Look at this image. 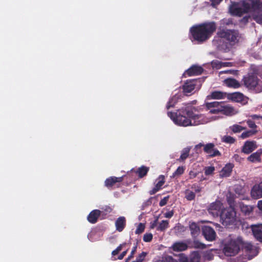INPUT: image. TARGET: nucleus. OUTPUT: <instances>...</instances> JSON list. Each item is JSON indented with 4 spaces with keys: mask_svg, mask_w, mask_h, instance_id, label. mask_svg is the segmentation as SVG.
<instances>
[{
    "mask_svg": "<svg viewBox=\"0 0 262 262\" xmlns=\"http://www.w3.org/2000/svg\"><path fill=\"white\" fill-rule=\"evenodd\" d=\"M197 108L190 104H186L178 110L176 113L168 112V116L175 124L182 126H191L193 125L192 120L201 119L203 116L201 114H195Z\"/></svg>",
    "mask_w": 262,
    "mask_h": 262,
    "instance_id": "1",
    "label": "nucleus"
},
{
    "mask_svg": "<svg viewBox=\"0 0 262 262\" xmlns=\"http://www.w3.org/2000/svg\"><path fill=\"white\" fill-rule=\"evenodd\" d=\"M216 29L214 22H207L192 26L190 29V33L193 40L203 43L210 38Z\"/></svg>",
    "mask_w": 262,
    "mask_h": 262,
    "instance_id": "2",
    "label": "nucleus"
},
{
    "mask_svg": "<svg viewBox=\"0 0 262 262\" xmlns=\"http://www.w3.org/2000/svg\"><path fill=\"white\" fill-rule=\"evenodd\" d=\"M257 0H246L242 2L241 7L232 6L230 12L233 15L241 16L244 13L256 12L260 11Z\"/></svg>",
    "mask_w": 262,
    "mask_h": 262,
    "instance_id": "3",
    "label": "nucleus"
},
{
    "mask_svg": "<svg viewBox=\"0 0 262 262\" xmlns=\"http://www.w3.org/2000/svg\"><path fill=\"white\" fill-rule=\"evenodd\" d=\"M223 244V252L226 256H233L240 251L242 244V237L236 238H227L224 240Z\"/></svg>",
    "mask_w": 262,
    "mask_h": 262,
    "instance_id": "4",
    "label": "nucleus"
},
{
    "mask_svg": "<svg viewBox=\"0 0 262 262\" xmlns=\"http://www.w3.org/2000/svg\"><path fill=\"white\" fill-rule=\"evenodd\" d=\"M243 84L248 90L254 91L256 93L262 92V81L254 73H249L242 79Z\"/></svg>",
    "mask_w": 262,
    "mask_h": 262,
    "instance_id": "5",
    "label": "nucleus"
},
{
    "mask_svg": "<svg viewBox=\"0 0 262 262\" xmlns=\"http://www.w3.org/2000/svg\"><path fill=\"white\" fill-rule=\"evenodd\" d=\"M238 31L235 30L219 29L214 40L221 42V40L224 39L231 44H234L238 41Z\"/></svg>",
    "mask_w": 262,
    "mask_h": 262,
    "instance_id": "6",
    "label": "nucleus"
},
{
    "mask_svg": "<svg viewBox=\"0 0 262 262\" xmlns=\"http://www.w3.org/2000/svg\"><path fill=\"white\" fill-rule=\"evenodd\" d=\"M221 223L225 226L236 225V212L233 208H228L222 210L220 213Z\"/></svg>",
    "mask_w": 262,
    "mask_h": 262,
    "instance_id": "7",
    "label": "nucleus"
},
{
    "mask_svg": "<svg viewBox=\"0 0 262 262\" xmlns=\"http://www.w3.org/2000/svg\"><path fill=\"white\" fill-rule=\"evenodd\" d=\"M203 151L206 154H208L210 157H214L216 156H221V154L219 150L215 147V146L213 143H208L204 144Z\"/></svg>",
    "mask_w": 262,
    "mask_h": 262,
    "instance_id": "8",
    "label": "nucleus"
},
{
    "mask_svg": "<svg viewBox=\"0 0 262 262\" xmlns=\"http://www.w3.org/2000/svg\"><path fill=\"white\" fill-rule=\"evenodd\" d=\"M201 82V79H194L192 80H187L185 82L183 85V92L185 93H191L194 90L195 86L198 83L200 84Z\"/></svg>",
    "mask_w": 262,
    "mask_h": 262,
    "instance_id": "9",
    "label": "nucleus"
},
{
    "mask_svg": "<svg viewBox=\"0 0 262 262\" xmlns=\"http://www.w3.org/2000/svg\"><path fill=\"white\" fill-rule=\"evenodd\" d=\"M202 234L205 238L209 242L215 240L216 236L214 230L212 227L208 226H204L202 227Z\"/></svg>",
    "mask_w": 262,
    "mask_h": 262,
    "instance_id": "10",
    "label": "nucleus"
},
{
    "mask_svg": "<svg viewBox=\"0 0 262 262\" xmlns=\"http://www.w3.org/2000/svg\"><path fill=\"white\" fill-rule=\"evenodd\" d=\"M257 147V146L255 141H246L244 143L241 151L242 152L248 155L256 149Z\"/></svg>",
    "mask_w": 262,
    "mask_h": 262,
    "instance_id": "11",
    "label": "nucleus"
},
{
    "mask_svg": "<svg viewBox=\"0 0 262 262\" xmlns=\"http://www.w3.org/2000/svg\"><path fill=\"white\" fill-rule=\"evenodd\" d=\"M224 102L221 101H213L211 102H206L205 105L208 110H210L212 108H220L229 110V112H231L233 111V108L231 107H227L224 106Z\"/></svg>",
    "mask_w": 262,
    "mask_h": 262,
    "instance_id": "12",
    "label": "nucleus"
},
{
    "mask_svg": "<svg viewBox=\"0 0 262 262\" xmlns=\"http://www.w3.org/2000/svg\"><path fill=\"white\" fill-rule=\"evenodd\" d=\"M203 71L204 69L202 67L193 65L185 71V74H187L188 76L199 75L202 74Z\"/></svg>",
    "mask_w": 262,
    "mask_h": 262,
    "instance_id": "13",
    "label": "nucleus"
},
{
    "mask_svg": "<svg viewBox=\"0 0 262 262\" xmlns=\"http://www.w3.org/2000/svg\"><path fill=\"white\" fill-rule=\"evenodd\" d=\"M156 184L155 187L149 191V193L150 195L155 194L162 188V186L165 182V177L163 175H160L156 180Z\"/></svg>",
    "mask_w": 262,
    "mask_h": 262,
    "instance_id": "14",
    "label": "nucleus"
},
{
    "mask_svg": "<svg viewBox=\"0 0 262 262\" xmlns=\"http://www.w3.org/2000/svg\"><path fill=\"white\" fill-rule=\"evenodd\" d=\"M251 196L253 199H258L262 198V188L259 184L254 185L251 190Z\"/></svg>",
    "mask_w": 262,
    "mask_h": 262,
    "instance_id": "15",
    "label": "nucleus"
},
{
    "mask_svg": "<svg viewBox=\"0 0 262 262\" xmlns=\"http://www.w3.org/2000/svg\"><path fill=\"white\" fill-rule=\"evenodd\" d=\"M123 180V177H110L107 178L105 182L104 185L107 188L112 187L117 182H121Z\"/></svg>",
    "mask_w": 262,
    "mask_h": 262,
    "instance_id": "16",
    "label": "nucleus"
},
{
    "mask_svg": "<svg viewBox=\"0 0 262 262\" xmlns=\"http://www.w3.org/2000/svg\"><path fill=\"white\" fill-rule=\"evenodd\" d=\"M262 155V149H258L256 152L251 154L248 158L247 160L252 163L260 162L261 156Z\"/></svg>",
    "mask_w": 262,
    "mask_h": 262,
    "instance_id": "17",
    "label": "nucleus"
},
{
    "mask_svg": "<svg viewBox=\"0 0 262 262\" xmlns=\"http://www.w3.org/2000/svg\"><path fill=\"white\" fill-rule=\"evenodd\" d=\"M126 221L124 216H120L117 219L115 222V226L116 230L119 232H121L123 230L126 226Z\"/></svg>",
    "mask_w": 262,
    "mask_h": 262,
    "instance_id": "18",
    "label": "nucleus"
},
{
    "mask_svg": "<svg viewBox=\"0 0 262 262\" xmlns=\"http://www.w3.org/2000/svg\"><path fill=\"white\" fill-rule=\"evenodd\" d=\"M101 214V211L98 209H95L92 211L87 217L88 221L92 223L95 224L97 222L98 217Z\"/></svg>",
    "mask_w": 262,
    "mask_h": 262,
    "instance_id": "19",
    "label": "nucleus"
},
{
    "mask_svg": "<svg viewBox=\"0 0 262 262\" xmlns=\"http://www.w3.org/2000/svg\"><path fill=\"white\" fill-rule=\"evenodd\" d=\"M227 97L235 102H242L244 99V96L239 92H235L233 93H227Z\"/></svg>",
    "mask_w": 262,
    "mask_h": 262,
    "instance_id": "20",
    "label": "nucleus"
},
{
    "mask_svg": "<svg viewBox=\"0 0 262 262\" xmlns=\"http://www.w3.org/2000/svg\"><path fill=\"white\" fill-rule=\"evenodd\" d=\"M227 97V93H224L219 91L212 92L207 96V99H222Z\"/></svg>",
    "mask_w": 262,
    "mask_h": 262,
    "instance_id": "21",
    "label": "nucleus"
},
{
    "mask_svg": "<svg viewBox=\"0 0 262 262\" xmlns=\"http://www.w3.org/2000/svg\"><path fill=\"white\" fill-rule=\"evenodd\" d=\"M233 168V165L231 163L226 164L220 171V175L221 177H228L231 174Z\"/></svg>",
    "mask_w": 262,
    "mask_h": 262,
    "instance_id": "22",
    "label": "nucleus"
},
{
    "mask_svg": "<svg viewBox=\"0 0 262 262\" xmlns=\"http://www.w3.org/2000/svg\"><path fill=\"white\" fill-rule=\"evenodd\" d=\"M224 83L229 88L237 89L241 86L240 82L234 78H227L224 80Z\"/></svg>",
    "mask_w": 262,
    "mask_h": 262,
    "instance_id": "23",
    "label": "nucleus"
},
{
    "mask_svg": "<svg viewBox=\"0 0 262 262\" xmlns=\"http://www.w3.org/2000/svg\"><path fill=\"white\" fill-rule=\"evenodd\" d=\"M171 248L174 251L180 252L186 250L188 248V246L184 242H176Z\"/></svg>",
    "mask_w": 262,
    "mask_h": 262,
    "instance_id": "24",
    "label": "nucleus"
},
{
    "mask_svg": "<svg viewBox=\"0 0 262 262\" xmlns=\"http://www.w3.org/2000/svg\"><path fill=\"white\" fill-rule=\"evenodd\" d=\"M239 208L241 212L245 215H249L253 211V207L251 205H248L241 203Z\"/></svg>",
    "mask_w": 262,
    "mask_h": 262,
    "instance_id": "25",
    "label": "nucleus"
},
{
    "mask_svg": "<svg viewBox=\"0 0 262 262\" xmlns=\"http://www.w3.org/2000/svg\"><path fill=\"white\" fill-rule=\"evenodd\" d=\"M189 229L191 231V234L193 237L197 236L200 232L199 226L194 222H192L189 224Z\"/></svg>",
    "mask_w": 262,
    "mask_h": 262,
    "instance_id": "26",
    "label": "nucleus"
},
{
    "mask_svg": "<svg viewBox=\"0 0 262 262\" xmlns=\"http://www.w3.org/2000/svg\"><path fill=\"white\" fill-rule=\"evenodd\" d=\"M252 232L255 238L259 242H262V225L259 227H255L252 229Z\"/></svg>",
    "mask_w": 262,
    "mask_h": 262,
    "instance_id": "27",
    "label": "nucleus"
},
{
    "mask_svg": "<svg viewBox=\"0 0 262 262\" xmlns=\"http://www.w3.org/2000/svg\"><path fill=\"white\" fill-rule=\"evenodd\" d=\"M149 170V167L143 165L138 168V169L135 171V173L138 175L139 178H142L147 174Z\"/></svg>",
    "mask_w": 262,
    "mask_h": 262,
    "instance_id": "28",
    "label": "nucleus"
},
{
    "mask_svg": "<svg viewBox=\"0 0 262 262\" xmlns=\"http://www.w3.org/2000/svg\"><path fill=\"white\" fill-rule=\"evenodd\" d=\"M191 147L188 146L183 149L181 151V155L178 161L181 162L185 161L189 156Z\"/></svg>",
    "mask_w": 262,
    "mask_h": 262,
    "instance_id": "29",
    "label": "nucleus"
},
{
    "mask_svg": "<svg viewBox=\"0 0 262 262\" xmlns=\"http://www.w3.org/2000/svg\"><path fill=\"white\" fill-rule=\"evenodd\" d=\"M179 99V96L177 95H175L171 97L166 104V109L169 110L171 107H173L178 102Z\"/></svg>",
    "mask_w": 262,
    "mask_h": 262,
    "instance_id": "30",
    "label": "nucleus"
},
{
    "mask_svg": "<svg viewBox=\"0 0 262 262\" xmlns=\"http://www.w3.org/2000/svg\"><path fill=\"white\" fill-rule=\"evenodd\" d=\"M253 245L249 243L245 242L242 238V244L240 246V250H244L246 252H250L253 250Z\"/></svg>",
    "mask_w": 262,
    "mask_h": 262,
    "instance_id": "31",
    "label": "nucleus"
},
{
    "mask_svg": "<svg viewBox=\"0 0 262 262\" xmlns=\"http://www.w3.org/2000/svg\"><path fill=\"white\" fill-rule=\"evenodd\" d=\"M185 198L188 201H192L195 199V192L190 190L189 189H186L185 191Z\"/></svg>",
    "mask_w": 262,
    "mask_h": 262,
    "instance_id": "32",
    "label": "nucleus"
},
{
    "mask_svg": "<svg viewBox=\"0 0 262 262\" xmlns=\"http://www.w3.org/2000/svg\"><path fill=\"white\" fill-rule=\"evenodd\" d=\"M257 130H249L246 132H243L240 136V137L242 139H246L247 138H249L251 137L257 133Z\"/></svg>",
    "mask_w": 262,
    "mask_h": 262,
    "instance_id": "33",
    "label": "nucleus"
},
{
    "mask_svg": "<svg viewBox=\"0 0 262 262\" xmlns=\"http://www.w3.org/2000/svg\"><path fill=\"white\" fill-rule=\"evenodd\" d=\"M168 221L163 220L158 226L157 230L158 231H163L168 228Z\"/></svg>",
    "mask_w": 262,
    "mask_h": 262,
    "instance_id": "34",
    "label": "nucleus"
},
{
    "mask_svg": "<svg viewBox=\"0 0 262 262\" xmlns=\"http://www.w3.org/2000/svg\"><path fill=\"white\" fill-rule=\"evenodd\" d=\"M185 170V167L183 166H179L177 169L174 171V172L172 173V176L170 177L171 178H173L176 177L180 176L183 174Z\"/></svg>",
    "mask_w": 262,
    "mask_h": 262,
    "instance_id": "35",
    "label": "nucleus"
},
{
    "mask_svg": "<svg viewBox=\"0 0 262 262\" xmlns=\"http://www.w3.org/2000/svg\"><path fill=\"white\" fill-rule=\"evenodd\" d=\"M222 141L226 143L233 144L235 142V139L230 136L226 135L222 138Z\"/></svg>",
    "mask_w": 262,
    "mask_h": 262,
    "instance_id": "36",
    "label": "nucleus"
},
{
    "mask_svg": "<svg viewBox=\"0 0 262 262\" xmlns=\"http://www.w3.org/2000/svg\"><path fill=\"white\" fill-rule=\"evenodd\" d=\"M229 128L234 133H240L242 130L245 129V127L238 124H234L232 126H230Z\"/></svg>",
    "mask_w": 262,
    "mask_h": 262,
    "instance_id": "37",
    "label": "nucleus"
},
{
    "mask_svg": "<svg viewBox=\"0 0 262 262\" xmlns=\"http://www.w3.org/2000/svg\"><path fill=\"white\" fill-rule=\"evenodd\" d=\"M201 256L197 252L192 254L189 259V262H200Z\"/></svg>",
    "mask_w": 262,
    "mask_h": 262,
    "instance_id": "38",
    "label": "nucleus"
},
{
    "mask_svg": "<svg viewBox=\"0 0 262 262\" xmlns=\"http://www.w3.org/2000/svg\"><path fill=\"white\" fill-rule=\"evenodd\" d=\"M204 144L203 143H200L195 145L194 147V150L198 154H201L203 150V148H204Z\"/></svg>",
    "mask_w": 262,
    "mask_h": 262,
    "instance_id": "39",
    "label": "nucleus"
},
{
    "mask_svg": "<svg viewBox=\"0 0 262 262\" xmlns=\"http://www.w3.org/2000/svg\"><path fill=\"white\" fill-rule=\"evenodd\" d=\"M215 170L213 166H207L204 168V173L206 176L212 174Z\"/></svg>",
    "mask_w": 262,
    "mask_h": 262,
    "instance_id": "40",
    "label": "nucleus"
},
{
    "mask_svg": "<svg viewBox=\"0 0 262 262\" xmlns=\"http://www.w3.org/2000/svg\"><path fill=\"white\" fill-rule=\"evenodd\" d=\"M145 229V225L143 223H139L138 225L137 228L135 231V233L137 234H139L142 233Z\"/></svg>",
    "mask_w": 262,
    "mask_h": 262,
    "instance_id": "41",
    "label": "nucleus"
},
{
    "mask_svg": "<svg viewBox=\"0 0 262 262\" xmlns=\"http://www.w3.org/2000/svg\"><path fill=\"white\" fill-rule=\"evenodd\" d=\"M190 187L191 189L193 190L195 193H199L202 191V187L197 183H194L190 185Z\"/></svg>",
    "mask_w": 262,
    "mask_h": 262,
    "instance_id": "42",
    "label": "nucleus"
},
{
    "mask_svg": "<svg viewBox=\"0 0 262 262\" xmlns=\"http://www.w3.org/2000/svg\"><path fill=\"white\" fill-rule=\"evenodd\" d=\"M220 208L221 205H220V204L214 202L210 204L209 208V210H219Z\"/></svg>",
    "mask_w": 262,
    "mask_h": 262,
    "instance_id": "43",
    "label": "nucleus"
},
{
    "mask_svg": "<svg viewBox=\"0 0 262 262\" xmlns=\"http://www.w3.org/2000/svg\"><path fill=\"white\" fill-rule=\"evenodd\" d=\"M209 113L211 114H216L220 112L225 111L226 113H229V110L212 108L209 110Z\"/></svg>",
    "mask_w": 262,
    "mask_h": 262,
    "instance_id": "44",
    "label": "nucleus"
},
{
    "mask_svg": "<svg viewBox=\"0 0 262 262\" xmlns=\"http://www.w3.org/2000/svg\"><path fill=\"white\" fill-rule=\"evenodd\" d=\"M153 235L151 233H145L143 237V239L145 242H150L152 239Z\"/></svg>",
    "mask_w": 262,
    "mask_h": 262,
    "instance_id": "45",
    "label": "nucleus"
},
{
    "mask_svg": "<svg viewBox=\"0 0 262 262\" xmlns=\"http://www.w3.org/2000/svg\"><path fill=\"white\" fill-rule=\"evenodd\" d=\"M227 201L228 204L229 205L230 207L229 208H233L234 206V200L233 196H228L227 198Z\"/></svg>",
    "mask_w": 262,
    "mask_h": 262,
    "instance_id": "46",
    "label": "nucleus"
},
{
    "mask_svg": "<svg viewBox=\"0 0 262 262\" xmlns=\"http://www.w3.org/2000/svg\"><path fill=\"white\" fill-rule=\"evenodd\" d=\"M147 253L145 252H142L141 254H140L136 258V260L138 262H142L145 257Z\"/></svg>",
    "mask_w": 262,
    "mask_h": 262,
    "instance_id": "47",
    "label": "nucleus"
},
{
    "mask_svg": "<svg viewBox=\"0 0 262 262\" xmlns=\"http://www.w3.org/2000/svg\"><path fill=\"white\" fill-rule=\"evenodd\" d=\"M198 174H199V172H197L196 171H195L193 170H191L189 172V178L190 179H193L195 178V177H196V176L198 175Z\"/></svg>",
    "mask_w": 262,
    "mask_h": 262,
    "instance_id": "48",
    "label": "nucleus"
},
{
    "mask_svg": "<svg viewBox=\"0 0 262 262\" xmlns=\"http://www.w3.org/2000/svg\"><path fill=\"white\" fill-rule=\"evenodd\" d=\"M136 250H137V245H136L135 246H134L133 248L132 251L130 253V255L127 258L126 261H127L128 260L131 259L132 258H133L134 257V255L135 253V252H136Z\"/></svg>",
    "mask_w": 262,
    "mask_h": 262,
    "instance_id": "49",
    "label": "nucleus"
},
{
    "mask_svg": "<svg viewBox=\"0 0 262 262\" xmlns=\"http://www.w3.org/2000/svg\"><path fill=\"white\" fill-rule=\"evenodd\" d=\"M175 229L178 232H183L186 230L185 227L180 224H179L177 226L175 227Z\"/></svg>",
    "mask_w": 262,
    "mask_h": 262,
    "instance_id": "50",
    "label": "nucleus"
},
{
    "mask_svg": "<svg viewBox=\"0 0 262 262\" xmlns=\"http://www.w3.org/2000/svg\"><path fill=\"white\" fill-rule=\"evenodd\" d=\"M168 196H165L163 199H162L159 202V206L162 207L165 205L168 202Z\"/></svg>",
    "mask_w": 262,
    "mask_h": 262,
    "instance_id": "51",
    "label": "nucleus"
},
{
    "mask_svg": "<svg viewBox=\"0 0 262 262\" xmlns=\"http://www.w3.org/2000/svg\"><path fill=\"white\" fill-rule=\"evenodd\" d=\"M122 245H120L116 249L113 250L112 252V254L115 256L119 253V252L122 250Z\"/></svg>",
    "mask_w": 262,
    "mask_h": 262,
    "instance_id": "52",
    "label": "nucleus"
},
{
    "mask_svg": "<svg viewBox=\"0 0 262 262\" xmlns=\"http://www.w3.org/2000/svg\"><path fill=\"white\" fill-rule=\"evenodd\" d=\"M247 123L248 126L251 128H255L257 127L254 121L252 120H249L247 121Z\"/></svg>",
    "mask_w": 262,
    "mask_h": 262,
    "instance_id": "53",
    "label": "nucleus"
},
{
    "mask_svg": "<svg viewBox=\"0 0 262 262\" xmlns=\"http://www.w3.org/2000/svg\"><path fill=\"white\" fill-rule=\"evenodd\" d=\"M255 20L259 24H262V13L256 16Z\"/></svg>",
    "mask_w": 262,
    "mask_h": 262,
    "instance_id": "54",
    "label": "nucleus"
},
{
    "mask_svg": "<svg viewBox=\"0 0 262 262\" xmlns=\"http://www.w3.org/2000/svg\"><path fill=\"white\" fill-rule=\"evenodd\" d=\"M173 215V211L172 210L168 211L164 213V216L166 218H171Z\"/></svg>",
    "mask_w": 262,
    "mask_h": 262,
    "instance_id": "55",
    "label": "nucleus"
},
{
    "mask_svg": "<svg viewBox=\"0 0 262 262\" xmlns=\"http://www.w3.org/2000/svg\"><path fill=\"white\" fill-rule=\"evenodd\" d=\"M211 2V5L213 7L219 5L223 0H210Z\"/></svg>",
    "mask_w": 262,
    "mask_h": 262,
    "instance_id": "56",
    "label": "nucleus"
},
{
    "mask_svg": "<svg viewBox=\"0 0 262 262\" xmlns=\"http://www.w3.org/2000/svg\"><path fill=\"white\" fill-rule=\"evenodd\" d=\"M166 262H179L177 260L174 259L172 256H168L166 258Z\"/></svg>",
    "mask_w": 262,
    "mask_h": 262,
    "instance_id": "57",
    "label": "nucleus"
},
{
    "mask_svg": "<svg viewBox=\"0 0 262 262\" xmlns=\"http://www.w3.org/2000/svg\"><path fill=\"white\" fill-rule=\"evenodd\" d=\"M127 251L126 250L125 251H123L121 254H120V255L118 256L119 259H122L123 258V257L125 256V255L127 253Z\"/></svg>",
    "mask_w": 262,
    "mask_h": 262,
    "instance_id": "58",
    "label": "nucleus"
},
{
    "mask_svg": "<svg viewBox=\"0 0 262 262\" xmlns=\"http://www.w3.org/2000/svg\"><path fill=\"white\" fill-rule=\"evenodd\" d=\"M257 207L260 210L262 211V200H260L258 202Z\"/></svg>",
    "mask_w": 262,
    "mask_h": 262,
    "instance_id": "59",
    "label": "nucleus"
},
{
    "mask_svg": "<svg viewBox=\"0 0 262 262\" xmlns=\"http://www.w3.org/2000/svg\"><path fill=\"white\" fill-rule=\"evenodd\" d=\"M233 158L236 161H240L241 159V157L237 154H235L233 156Z\"/></svg>",
    "mask_w": 262,
    "mask_h": 262,
    "instance_id": "60",
    "label": "nucleus"
},
{
    "mask_svg": "<svg viewBox=\"0 0 262 262\" xmlns=\"http://www.w3.org/2000/svg\"><path fill=\"white\" fill-rule=\"evenodd\" d=\"M196 247L198 248L203 249L205 247V244H202V243H196Z\"/></svg>",
    "mask_w": 262,
    "mask_h": 262,
    "instance_id": "61",
    "label": "nucleus"
},
{
    "mask_svg": "<svg viewBox=\"0 0 262 262\" xmlns=\"http://www.w3.org/2000/svg\"><path fill=\"white\" fill-rule=\"evenodd\" d=\"M157 225V220L155 221L153 223H150V228L154 229Z\"/></svg>",
    "mask_w": 262,
    "mask_h": 262,
    "instance_id": "62",
    "label": "nucleus"
},
{
    "mask_svg": "<svg viewBox=\"0 0 262 262\" xmlns=\"http://www.w3.org/2000/svg\"><path fill=\"white\" fill-rule=\"evenodd\" d=\"M180 262H189L187 257H184L180 259Z\"/></svg>",
    "mask_w": 262,
    "mask_h": 262,
    "instance_id": "63",
    "label": "nucleus"
},
{
    "mask_svg": "<svg viewBox=\"0 0 262 262\" xmlns=\"http://www.w3.org/2000/svg\"><path fill=\"white\" fill-rule=\"evenodd\" d=\"M257 1L258 2L259 5V8L260 10H262V1H260V0H257Z\"/></svg>",
    "mask_w": 262,
    "mask_h": 262,
    "instance_id": "64",
    "label": "nucleus"
}]
</instances>
